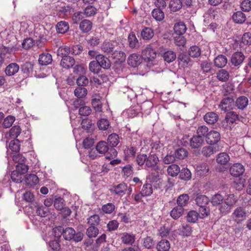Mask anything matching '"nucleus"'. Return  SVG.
Instances as JSON below:
<instances>
[{"label": "nucleus", "mask_w": 251, "mask_h": 251, "mask_svg": "<svg viewBox=\"0 0 251 251\" xmlns=\"http://www.w3.org/2000/svg\"><path fill=\"white\" fill-rule=\"evenodd\" d=\"M152 16L157 21H161L164 18V13L159 8L154 9L151 12Z\"/></svg>", "instance_id": "nucleus-42"}, {"label": "nucleus", "mask_w": 251, "mask_h": 251, "mask_svg": "<svg viewBox=\"0 0 251 251\" xmlns=\"http://www.w3.org/2000/svg\"><path fill=\"white\" fill-rule=\"evenodd\" d=\"M39 62L42 65H47L52 61L51 55L48 53H43L40 55Z\"/></svg>", "instance_id": "nucleus-19"}, {"label": "nucleus", "mask_w": 251, "mask_h": 251, "mask_svg": "<svg viewBox=\"0 0 251 251\" xmlns=\"http://www.w3.org/2000/svg\"><path fill=\"white\" fill-rule=\"evenodd\" d=\"M167 172L168 174L172 176H176L180 172L179 167L175 164L170 165L168 167Z\"/></svg>", "instance_id": "nucleus-37"}, {"label": "nucleus", "mask_w": 251, "mask_h": 251, "mask_svg": "<svg viewBox=\"0 0 251 251\" xmlns=\"http://www.w3.org/2000/svg\"><path fill=\"white\" fill-rule=\"evenodd\" d=\"M237 119L238 115L233 111L228 112L226 117V122L229 124H233Z\"/></svg>", "instance_id": "nucleus-60"}, {"label": "nucleus", "mask_w": 251, "mask_h": 251, "mask_svg": "<svg viewBox=\"0 0 251 251\" xmlns=\"http://www.w3.org/2000/svg\"><path fill=\"white\" fill-rule=\"evenodd\" d=\"M57 15L60 18H64L69 16L72 12V8L70 6H61L57 9Z\"/></svg>", "instance_id": "nucleus-18"}, {"label": "nucleus", "mask_w": 251, "mask_h": 251, "mask_svg": "<svg viewBox=\"0 0 251 251\" xmlns=\"http://www.w3.org/2000/svg\"><path fill=\"white\" fill-rule=\"evenodd\" d=\"M96 60L100 65L101 68L108 69L111 64L109 60L102 54H99L96 56Z\"/></svg>", "instance_id": "nucleus-14"}, {"label": "nucleus", "mask_w": 251, "mask_h": 251, "mask_svg": "<svg viewBox=\"0 0 251 251\" xmlns=\"http://www.w3.org/2000/svg\"><path fill=\"white\" fill-rule=\"evenodd\" d=\"M188 53L191 57L197 58L201 54V50L197 46H193L189 48Z\"/></svg>", "instance_id": "nucleus-36"}, {"label": "nucleus", "mask_w": 251, "mask_h": 251, "mask_svg": "<svg viewBox=\"0 0 251 251\" xmlns=\"http://www.w3.org/2000/svg\"><path fill=\"white\" fill-rule=\"evenodd\" d=\"M184 209L183 207L176 206L174 207L171 211V216L174 219L179 218L183 213Z\"/></svg>", "instance_id": "nucleus-33"}, {"label": "nucleus", "mask_w": 251, "mask_h": 251, "mask_svg": "<svg viewBox=\"0 0 251 251\" xmlns=\"http://www.w3.org/2000/svg\"><path fill=\"white\" fill-rule=\"evenodd\" d=\"M21 129L19 126H13L10 130L9 135L12 138H15L20 135Z\"/></svg>", "instance_id": "nucleus-63"}, {"label": "nucleus", "mask_w": 251, "mask_h": 251, "mask_svg": "<svg viewBox=\"0 0 251 251\" xmlns=\"http://www.w3.org/2000/svg\"><path fill=\"white\" fill-rule=\"evenodd\" d=\"M227 62L226 57L223 55H219L214 59L215 66L218 68H223L225 67Z\"/></svg>", "instance_id": "nucleus-25"}, {"label": "nucleus", "mask_w": 251, "mask_h": 251, "mask_svg": "<svg viewBox=\"0 0 251 251\" xmlns=\"http://www.w3.org/2000/svg\"><path fill=\"white\" fill-rule=\"evenodd\" d=\"M194 168L196 175L200 176H206L209 170L208 165L205 163L196 164Z\"/></svg>", "instance_id": "nucleus-8"}, {"label": "nucleus", "mask_w": 251, "mask_h": 251, "mask_svg": "<svg viewBox=\"0 0 251 251\" xmlns=\"http://www.w3.org/2000/svg\"><path fill=\"white\" fill-rule=\"evenodd\" d=\"M98 126L100 129L105 130L108 128L109 122L106 119H101L98 122Z\"/></svg>", "instance_id": "nucleus-62"}, {"label": "nucleus", "mask_w": 251, "mask_h": 251, "mask_svg": "<svg viewBox=\"0 0 251 251\" xmlns=\"http://www.w3.org/2000/svg\"><path fill=\"white\" fill-rule=\"evenodd\" d=\"M96 150L100 154H104L109 150V147L105 141L99 142L96 147Z\"/></svg>", "instance_id": "nucleus-30"}, {"label": "nucleus", "mask_w": 251, "mask_h": 251, "mask_svg": "<svg viewBox=\"0 0 251 251\" xmlns=\"http://www.w3.org/2000/svg\"><path fill=\"white\" fill-rule=\"evenodd\" d=\"M98 233L99 229L95 226H91L87 229L86 234L90 238L96 237Z\"/></svg>", "instance_id": "nucleus-58"}, {"label": "nucleus", "mask_w": 251, "mask_h": 251, "mask_svg": "<svg viewBox=\"0 0 251 251\" xmlns=\"http://www.w3.org/2000/svg\"><path fill=\"white\" fill-rule=\"evenodd\" d=\"M92 27V23L89 20H84L79 24V28L83 33L90 31Z\"/></svg>", "instance_id": "nucleus-22"}, {"label": "nucleus", "mask_w": 251, "mask_h": 251, "mask_svg": "<svg viewBox=\"0 0 251 251\" xmlns=\"http://www.w3.org/2000/svg\"><path fill=\"white\" fill-rule=\"evenodd\" d=\"M217 77L221 81H226L229 77V73L226 70L222 69L217 73Z\"/></svg>", "instance_id": "nucleus-45"}, {"label": "nucleus", "mask_w": 251, "mask_h": 251, "mask_svg": "<svg viewBox=\"0 0 251 251\" xmlns=\"http://www.w3.org/2000/svg\"><path fill=\"white\" fill-rule=\"evenodd\" d=\"M196 204L199 207L206 206L209 202L208 198L205 195H199L196 198Z\"/></svg>", "instance_id": "nucleus-32"}, {"label": "nucleus", "mask_w": 251, "mask_h": 251, "mask_svg": "<svg viewBox=\"0 0 251 251\" xmlns=\"http://www.w3.org/2000/svg\"><path fill=\"white\" fill-rule=\"evenodd\" d=\"M156 53L154 50L150 46L147 47L142 51L143 58L150 66L153 65V61L156 57Z\"/></svg>", "instance_id": "nucleus-3"}, {"label": "nucleus", "mask_w": 251, "mask_h": 251, "mask_svg": "<svg viewBox=\"0 0 251 251\" xmlns=\"http://www.w3.org/2000/svg\"><path fill=\"white\" fill-rule=\"evenodd\" d=\"M74 93L76 97L81 98L86 96L87 90L84 87H79L75 90Z\"/></svg>", "instance_id": "nucleus-56"}, {"label": "nucleus", "mask_w": 251, "mask_h": 251, "mask_svg": "<svg viewBox=\"0 0 251 251\" xmlns=\"http://www.w3.org/2000/svg\"><path fill=\"white\" fill-rule=\"evenodd\" d=\"M49 31L45 29L43 26H39V28L35 29L34 35L37 40L42 42L47 39V36Z\"/></svg>", "instance_id": "nucleus-9"}, {"label": "nucleus", "mask_w": 251, "mask_h": 251, "mask_svg": "<svg viewBox=\"0 0 251 251\" xmlns=\"http://www.w3.org/2000/svg\"><path fill=\"white\" fill-rule=\"evenodd\" d=\"M188 155L187 151L183 148H179L177 149L175 153L176 158L178 159H183Z\"/></svg>", "instance_id": "nucleus-52"}, {"label": "nucleus", "mask_w": 251, "mask_h": 251, "mask_svg": "<svg viewBox=\"0 0 251 251\" xmlns=\"http://www.w3.org/2000/svg\"><path fill=\"white\" fill-rule=\"evenodd\" d=\"M129 65L132 67H136L141 62V57L139 55L133 53L130 54L127 59Z\"/></svg>", "instance_id": "nucleus-13"}, {"label": "nucleus", "mask_w": 251, "mask_h": 251, "mask_svg": "<svg viewBox=\"0 0 251 251\" xmlns=\"http://www.w3.org/2000/svg\"><path fill=\"white\" fill-rule=\"evenodd\" d=\"M245 171L244 166L240 163L234 164L230 168V174L235 177L242 175Z\"/></svg>", "instance_id": "nucleus-10"}, {"label": "nucleus", "mask_w": 251, "mask_h": 251, "mask_svg": "<svg viewBox=\"0 0 251 251\" xmlns=\"http://www.w3.org/2000/svg\"><path fill=\"white\" fill-rule=\"evenodd\" d=\"M220 139V134L216 130L209 131L205 136V140L207 143L211 145H216V144Z\"/></svg>", "instance_id": "nucleus-6"}, {"label": "nucleus", "mask_w": 251, "mask_h": 251, "mask_svg": "<svg viewBox=\"0 0 251 251\" xmlns=\"http://www.w3.org/2000/svg\"><path fill=\"white\" fill-rule=\"evenodd\" d=\"M142 194L143 196H149L152 193V188L151 184H145L141 190Z\"/></svg>", "instance_id": "nucleus-57"}, {"label": "nucleus", "mask_w": 251, "mask_h": 251, "mask_svg": "<svg viewBox=\"0 0 251 251\" xmlns=\"http://www.w3.org/2000/svg\"><path fill=\"white\" fill-rule=\"evenodd\" d=\"M107 142L111 147H116L119 143V136L116 133L110 134L107 139Z\"/></svg>", "instance_id": "nucleus-46"}, {"label": "nucleus", "mask_w": 251, "mask_h": 251, "mask_svg": "<svg viewBox=\"0 0 251 251\" xmlns=\"http://www.w3.org/2000/svg\"><path fill=\"white\" fill-rule=\"evenodd\" d=\"M19 70V65L17 63H12L6 67L5 72L7 75L12 76L16 74Z\"/></svg>", "instance_id": "nucleus-17"}, {"label": "nucleus", "mask_w": 251, "mask_h": 251, "mask_svg": "<svg viewBox=\"0 0 251 251\" xmlns=\"http://www.w3.org/2000/svg\"><path fill=\"white\" fill-rule=\"evenodd\" d=\"M203 138L201 136H194L190 140V145L193 148H199L203 143Z\"/></svg>", "instance_id": "nucleus-21"}, {"label": "nucleus", "mask_w": 251, "mask_h": 251, "mask_svg": "<svg viewBox=\"0 0 251 251\" xmlns=\"http://www.w3.org/2000/svg\"><path fill=\"white\" fill-rule=\"evenodd\" d=\"M246 211L244 208L238 207L232 214V218L237 223H240L244 220L246 217Z\"/></svg>", "instance_id": "nucleus-5"}, {"label": "nucleus", "mask_w": 251, "mask_h": 251, "mask_svg": "<svg viewBox=\"0 0 251 251\" xmlns=\"http://www.w3.org/2000/svg\"><path fill=\"white\" fill-rule=\"evenodd\" d=\"M114 47V45L111 42L105 41L102 44L101 49L104 52L110 53L113 51Z\"/></svg>", "instance_id": "nucleus-50"}, {"label": "nucleus", "mask_w": 251, "mask_h": 251, "mask_svg": "<svg viewBox=\"0 0 251 251\" xmlns=\"http://www.w3.org/2000/svg\"><path fill=\"white\" fill-rule=\"evenodd\" d=\"M122 242L126 245H132L135 241V235L132 233H123L121 238Z\"/></svg>", "instance_id": "nucleus-15"}, {"label": "nucleus", "mask_w": 251, "mask_h": 251, "mask_svg": "<svg viewBox=\"0 0 251 251\" xmlns=\"http://www.w3.org/2000/svg\"><path fill=\"white\" fill-rule=\"evenodd\" d=\"M179 176L181 179L190 180L191 178L192 174L191 171L187 168H183L180 171Z\"/></svg>", "instance_id": "nucleus-51"}, {"label": "nucleus", "mask_w": 251, "mask_h": 251, "mask_svg": "<svg viewBox=\"0 0 251 251\" xmlns=\"http://www.w3.org/2000/svg\"><path fill=\"white\" fill-rule=\"evenodd\" d=\"M158 162L159 159L155 154H150L149 156H147V159H146L145 168L146 169L151 168L154 171L156 175L154 174V176H157L158 174L161 173V170L158 165Z\"/></svg>", "instance_id": "nucleus-1"}, {"label": "nucleus", "mask_w": 251, "mask_h": 251, "mask_svg": "<svg viewBox=\"0 0 251 251\" xmlns=\"http://www.w3.org/2000/svg\"><path fill=\"white\" fill-rule=\"evenodd\" d=\"M216 160L218 163L226 165L229 160V156L226 153H220L218 154Z\"/></svg>", "instance_id": "nucleus-41"}, {"label": "nucleus", "mask_w": 251, "mask_h": 251, "mask_svg": "<svg viewBox=\"0 0 251 251\" xmlns=\"http://www.w3.org/2000/svg\"><path fill=\"white\" fill-rule=\"evenodd\" d=\"M129 46L131 48L138 49L139 47L138 41L133 33H130L128 36Z\"/></svg>", "instance_id": "nucleus-29"}, {"label": "nucleus", "mask_w": 251, "mask_h": 251, "mask_svg": "<svg viewBox=\"0 0 251 251\" xmlns=\"http://www.w3.org/2000/svg\"><path fill=\"white\" fill-rule=\"evenodd\" d=\"M97 9L93 6H88L85 8L83 14L86 17H89L95 15L97 13Z\"/></svg>", "instance_id": "nucleus-59"}, {"label": "nucleus", "mask_w": 251, "mask_h": 251, "mask_svg": "<svg viewBox=\"0 0 251 251\" xmlns=\"http://www.w3.org/2000/svg\"><path fill=\"white\" fill-rule=\"evenodd\" d=\"M233 20L236 23H243L246 19L245 15L241 11H237L232 16Z\"/></svg>", "instance_id": "nucleus-35"}, {"label": "nucleus", "mask_w": 251, "mask_h": 251, "mask_svg": "<svg viewBox=\"0 0 251 251\" xmlns=\"http://www.w3.org/2000/svg\"><path fill=\"white\" fill-rule=\"evenodd\" d=\"M163 58L166 62L171 63L176 59V54L172 50H168L164 53Z\"/></svg>", "instance_id": "nucleus-44"}, {"label": "nucleus", "mask_w": 251, "mask_h": 251, "mask_svg": "<svg viewBox=\"0 0 251 251\" xmlns=\"http://www.w3.org/2000/svg\"><path fill=\"white\" fill-rule=\"evenodd\" d=\"M49 212L50 211L48 208L45 207L43 205L37 206L36 213L38 216L41 217H45L49 214Z\"/></svg>", "instance_id": "nucleus-53"}, {"label": "nucleus", "mask_w": 251, "mask_h": 251, "mask_svg": "<svg viewBox=\"0 0 251 251\" xmlns=\"http://www.w3.org/2000/svg\"><path fill=\"white\" fill-rule=\"evenodd\" d=\"M75 64V59L69 56H66L62 57L60 65L65 69H69Z\"/></svg>", "instance_id": "nucleus-16"}, {"label": "nucleus", "mask_w": 251, "mask_h": 251, "mask_svg": "<svg viewBox=\"0 0 251 251\" xmlns=\"http://www.w3.org/2000/svg\"><path fill=\"white\" fill-rule=\"evenodd\" d=\"M157 251H169L170 249V243L166 239L161 240L156 245Z\"/></svg>", "instance_id": "nucleus-20"}, {"label": "nucleus", "mask_w": 251, "mask_h": 251, "mask_svg": "<svg viewBox=\"0 0 251 251\" xmlns=\"http://www.w3.org/2000/svg\"><path fill=\"white\" fill-rule=\"evenodd\" d=\"M248 99L245 96H241L236 100V105L238 108L243 109L247 107L248 104Z\"/></svg>", "instance_id": "nucleus-40"}, {"label": "nucleus", "mask_w": 251, "mask_h": 251, "mask_svg": "<svg viewBox=\"0 0 251 251\" xmlns=\"http://www.w3.org/2000/svg\"><path fill=\"white\" fill-rule=\"evenodd\" d=\"M71 50L70 47L67 46H62L60 47L57 50V54L58 56H60L62 57L64 56H68V54L71 53Z\"/></svg>", "instance_id": "nucleus-43"}, {"label": "nucleus", "mask_w": 251, "mask_h": 251, "mask_svg": "<svg viewBox=\"0 0 251 251\" xmlns=\"http://www.w3.org/2000/svg\"><path fill=\"white\" fill-rule=\"evenodd\" d=\"M127 189V185L125 183H121L112 186L109 190L110 192L113 194L117 195L119 196H123L125 194Z\"/></svg>", "instance_id": "nucleus-7"}, {"label": "nucleus", "mask_w": 251, "mask_h": 251, "mask_svg": "<svg viewBox=\"0 0 251 251\" xmlns=\"http://www.w3.org/2000/svg\"><path fill=\"white\" fill-rule=\"evenodd\" d=\"M15 51V49L13 48L6 47L2 45H0V65L3 63L4 56L7 53H12Z\"/></svg>", "instance_id": "nucleus-28"}, {"label": "nucleus", "mask_w": 251, "mask_h": 251, "mask_svg": "<svg viewBox=\"0 0 251 251\" xmlns=\"http://www.w3.org/2000/svg\"><path fill=\"white\" fill-rule=\"evenodd\" d=\"M182 6V2L180 0H171L169 3L170 10L173 12L179 10Z\"/></svg>", "instance_id": "nucleus-34"}, {"label": "nucleus", "mask_w": 251, "mask_h": 251, "mask_svg": "<svg viewBox=\"0 0 251 251\" xmlns=\"http://www.w3.org/2000/svg\"><path fill=\"white\" fill-rule=\"evenodd\" d=\"M56 28L58 33L64 34L68 31L69 25L68 22L60 21L57 24Z\"/></svg>", "instance_id": "nucleus-26"}, {"label": "nucleus", "mask_w": 251, "mask_h": 251, "mask_svg": "<svg viewBox=\"0 0 251 251\" xmlns=\"http://www.w3.org/2000/svg\"><path fill=\"white\" fill-rule=\"evenodd\" d=\"M220 150V147L218 145L207 146L202 148V153L205 156H210Z\"/></svg>", "instance_id": "nucleus-12"}, {"label": "nucleus", "mask_w": 251, "mask_h": 251, "mask_svg": "<svg viewBox=\"0 0 251 251\" xmlns=\"http://www.w3.org/2000/svg\"><path fill=\"white\" fill-rule=\"evenodd\" d=\"M192 228L188 225H183L179 229V234L183 236H188L191 234Z\"/></svg>", "instance_id": "nucleus-39"}, {"label": "nucleus", "mask_w": 251, "mask_h": 251, "mask_svg": "<svg viewBox=\"0 0 251 251\" xmlns=\"http://www.w3.org/2000/svg\"><path fill=\"white\" fill-rule=\"evenodd\" d=\"M236 201L237 199L233 194L228 195L225 199L224 204L220 208L221 212L224 214L228 213L231 207L236 203Z\"/></svg>", "instance_id": "nucleus-2"}, {"label": "nucleus", "mask_w": 251, "mask_h": 251, "mask_svg": "<svg viewBox=\"0 0 251 251\" xmlns=\"http://www.w3.org/2000/svg\"><path fill=\"white\" fill-rule=\"evenodd\" d=\"M11 178L13 181L21 183L23 180V175L15 170L12 172Z\"/></svg>", "instance_id": "nucleus-54"}, {"label": "nucleus", "mask_w": 251, "mask_h": 251, "mask_svg": "<svg viewBox=\"0 0 251 251\" xmlns=\"http://www.w3.org/2000/svg\"><path fill=\"white\" fill-rule=\"evenodd\" d=\"M89 70L94 74H98L100 70L101 67L99 63L96 61H91L89 65Z\"/></svg>", "instance_id": "nucleus-49"}, {"label": "nucleus", "mask_w": 251, "mask_h": 251, "mask_svg": "<svg viewBox=\"0 0 251 251\" xmlns=\"http://www.w3.org/2000/svg\"><path fill=\"white\" fill-rule=\"evenodd\" d=\"M141 35L144 40H149L153 37L154 32L151 28L145 27L141 31Z\"/></svg>", "instance_id": "nucleus-31"}, {"label": "nucleus", "mask_w": 251, "mask_h": 251, "mask_svg": "<svg viewBox=\"0 0 251 251\" xmlns=\"http://www.w3.org/2000/svg\"><path fill=\"white\" fill-rule=\"evenodd\" d=\"M218 119L217 114L213 112H208L204 116V121L208 124H214L216 123Z\"/></svg>", "instance_id": "nucleus-23"}, {"label": "nucleus", "mask_w": 251, "mask_h": 251, "mask_svg": "<svg viewBox=\"0 0 251 251\" xmlns=\"http://www.w3.org/2000/svg\"><path fill=\"white\" fill-rule=\"evenodd\" d=\"M245 59V56L242 52L236 51L232 54L230 61L232 66L239 68Z\"/></svg>", "instance_id": "nucleus-4"}, {"label": "nucleus", "mask_w": 251, "mask_h": 251, "mask_svg": "<svg viewBox=\"0 0 251 251\" xmlns=\"http://www.w3.org/2000/svg\"><path fill=\"white\" fill-rule=\"evenodd\" d=\"M189 197L187 194H183L180 195L177 199V203L178 206L181 207L186 205L189 201Z\"/></svg>", "instance_id": "nucleus-38"}, {"label": "nucleus", "mask_w": 251, "mask_h": 251, "mask_svg": "<svg viewBox=\"0 0 251 251\" xmlns=\"http://www.w3.org/2000/svg\"><path fill=\"white\" fill-rule=\"evenodd\" d=\"M78 112L81 116H87L91 113L92 110L90 107L84 105V104L79 108Z\"/></svg>", "instance_id": "nucleus-64"}, {"label": "nucleus", "mask_w": 251, "mask_h": 251, "mask_svg": "<svg viewBox=\"0 0 251 251\" xmlns=\"http://www.w3.org/2000/svg\"><path fill=\"white\" fill-rule=\"evenodd\" d=\"M25 181L26 185L29 187H32L39 182V178L35 175L29 174L25 177Z\"/></svg>", "instance_id": "nucleus-27"}, {"label": "nucleus", "mask_w": 251, "mask_h": 251, "mask_svg": "<svg viewBox=\"0 0 251 251\" xmlns=\"http://www.w3.org/2000/svg\"><path fill=\"white\" fill-rule=\"evenodd\" d=\"M62 234L66 240H70L73 239V237H74L75 231L72 227H68L63 230Z\"/></svg>", "instance_id": "nucleus-48"}, {"label": "nucleus", "mask_w": 251, "mask_h": 251, "mask_svg": "<svg viewBox=\"0 0 251 251\" xmlns=\"http://www.w3.org/2000/svg\"><path fill=\"white\" fill-rule=\"evenodd\" d=\"M234 100L231 98H226L222 100L219 105L220 108L224 111H228L232 108Z\"/></svg>", "instance_id": "nucleus-11"}, {"label": "nucleus", "mask_w": 251, "mask_h": 251, "mask_svg": "<svg viewBox=\"0 0 251 251\" xmlns=\"http://www.w3.org/2000/svg\"><path fill=\"white\" fill-rule=\"evenodd\" d=\"M199 216V214L197 212L192 210L187 214L186 220L189 223H195L198 220Z\"/></svg>", "instance_id": "nucleus-47"}, {"label": "nucleus", "mask_w": 251, "mask_h": 251, "mask_svg": "<svg viewBox=\"0 0 251 251\" xmlns=\"http://www.w3.org/2000/svg\"><path fill=\"white\" fill-rule=\"evenodd\" d=\"M224 200V197L220 194L214 195L211 199V202L213 205L220 204Z\"/></svg>", "instance_id": "nucleus-61"}, {"label": "nucleus", "mask_w": 251, "mask_h": 251, "mask_svg": "<svg viewBox=\"0 0 251 251\" xmlns=\"http://www.w3.org/2000/svg\"><path fill=\"white\" fill-rule=\"evenodd\" d=\"M174 29L176 34L180 35L185 33L187 28L183 22H179L175 25Z\"/></svg>", "instance_id": "nucleus-24"}, {"label": "nucleus", "mask_w": 251, "mask_h": 251, "mask_svg": "<svg viewBox=\"0 0 251 251\" xmlns=\"http://www.w3.org/2000/svg\"><path fill=\"white\" fill-rule=\"evenodd\" d=\"M142 244L145 248L151 249L154 246V242L152 238L148 236L142 240Z\"/></svg>", "instance_id": "nucleus-55"}]
</instances>
